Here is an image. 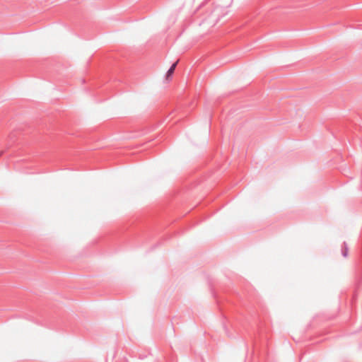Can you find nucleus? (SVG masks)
Returning a JSON list of instances; mask_svg holds the SVG:
<instances>
[{"label": "nucleus", "instance_id": "1", "mask_svg": "<svg viewBox=\"0 0 362 362\" xmlns=\"http://www.w3.org/2000/svg\"><path fill=\"white\" fill-rule=\"evenodd\" d=\"M177 63H178V61H177L175 63H174V64L171 66V67L169 69V70L168 71V72H167V74H166V76H165L166 79H167L168 81H169V80L170 79V78H171L172 75L173 74L174 71H175V67H176V66H177Z\"/></svg>", "mask_w": 362, "mask_h": 362}]
</instances>
